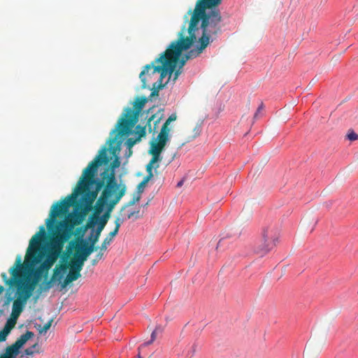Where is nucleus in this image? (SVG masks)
Segmentation results:
<instances>
[{"instance_id": "dca6fc26", "label": "nucleus", "mask_w": 358, "mask_h": 358, "mask_svg": "<svg viewBox=\"0 0 358 358\" xmlns=\"http://www.w3.org/2000/svg\"><path fill=\"white\" fill-rule=\"evenodd\" d=\"M34 336V334L32 331H27L24 334L20 336V338L17 339V341L11 345L15 350L19 351V349L22 348L27 341L31 338Z\"/></svg>"}, {"instance_id": "7c9ffc66", "label": "nucleus", "mask_w": 358, "mask_h": 358, "mask_svg": "<svg viewBox=\"0 0 358 358\" xmlns=\"http://www.w3.org/2000/svg\"><path fill=\"white\" fill-rule=\"evenodd\" d=\"M12 329L8 326H5L3 331H0V341H4L6 338L7 335Z\"/></svg>"}, {"instance_id": "4c0bfd02", "label": "nucleus", "mask_w": 358, "mask_h": 358, "mask_svg": "<svg viewBox=\"0 0 358 358\" xmlns=\"http://www.w3.org/2000/svg\"><path fill=\"white\" fill-rule=\"evenodd\" d=\"M188 59H186V55H184L183 56H182L181 59H178V62L180 63V69H182V67L184 66V65L185 64V63L187 62Z\"/></svg>"}, {"instance_id": "de8ad7c7", "label": "nucleus", "mask_w": 358, "mask_h": 358, "mask_svg": "<svg viewBox=\"0 0 358 358\" xmlns=\"http://www.w3.org/2000/svg\"><path fill=\"white\" fill-rule=\"evenodd\" d=\"M4 288L2 285H0V294L3 291ZM1 313V310H0V314Z\"/></svg>"}, {"instance_id": "7ed1b4c3", "label": "nucleus", "mask_w": 358, "mask_h": 358, "mask_svg": "<svg viewBox=\"0 0 358 358\" xmlns=\"http://www.w3.org/2000/svg\"><path fill=\"white\" fill-rule=\"evenodd\" d=\"M73 201L66 198L52 205L49 218L45 221L47 228L52 235L50 245L53 247L61 246L62 251L64 244L70 238L71 231L75 226L80 224L84 220L85 215L81 213L69 215L62 221H57V217H62L67 214L69 208L73 205Z\"/></svg>"}, {"instance_id": "39448f33", "label": "nucleus", "mask_w": 358, "mask_h": 358, "mask_svg": "<svg viewBox=\"0 0 358 358\" xmlns=\"http://www.w3.org/2000/svg\"><path fill=\"white\" fill-rule=\"evenodd\" d=\"M191 44L189 40L178 46V43L170 44L167 49L153 61L150 64H147L143 70L141 72L139 78L142 83V87L145 88L147 86L146 78L144 77L145 73L149 74V71H152V74L159 73L157 81L153 83V87L158 90L162 89L166 83L163 84L162 81L164 78L169 76V80L173 75L178 62L179 57L184 50H186Z\"/></svg>"}, {"instance_id": "4468645a", "label": "nucleus", "mask_w": 358, "mask_h": 358, "mask_svg": "<svg viewBox=\"0 0 358 358\" xmlns=\"http://www.w3.org/2000/svg\"><path fill=\"white\" fill-rule=\"evenodd\" d=\"M26 302L22 301V299L17 297V299L13 301V310L10 315V318L8 320L6 323V326L13 329L17 322L18 317L20 313L22 312L23 307L25 305Z\"/></svg>"}, {"instance_id": "58836bf2", "label": "nucleus", "mask_w": 358, "mask_h": 358, "mask_svg": "<svg viewBox=\"0 0 358 358\" xmlns=\"http://www.w3.org/2000/svg\"><path fill=\"white\" fill-rule=\"evenodd\" d=\"M201 131V125H199V124L196 125L195 127V128L194 129V134L193 137L195 138L196 136H198L200 134Z\"/></svg>"}, {"instance_id": "0eeeda50", "label": "nucleus", "mask_w": 358, "mask_h": 358, "mask_svg": "<svg viewBox=\"0 0 358 358\" xmlns=\"http://www.w3.org/2000/svg\"><path fill=\"white\" fill-rule=\"evenodd\" d=\"M101 176L103 187L94 208V213L96 215H99L106 206L115 207L125 195L127 189L124 183L117 182L113 170L109 172L107 169L102 173Z\"/></svg>"}, {"instance_id": "423d86ee", "label": "nucleus", "mask_w": 358, "mask_h": 358, "mask_svg": "<svg viewBox=\"0 0 358 358\" xmlns=\"http://www.w3.org/2000/svg\"><path fill=\"white\" fill-rule=\"evenodd\" d=\"M147 102L145 97H138L134 103V109L127 108L125 112L118 120L115 128L111 131L110 137L108 141L113 155L120 150L122 138L128 135L132 127L138 121V115L144 105Z\"/></svg>"}, {"instance_id": "2f4dec72", "label": "nucleus", "mask_w": 358, "mask_h": 358, "mask_svg": "<svg viewBox=\"0 0 358 358\" xmlns=\"http://www.w3.org/2000/svg\"><path fill=\"white\" fill-rule=\"evenodd\" d=\"M37 344H34L32 346L24 350V353L27 356H30L34 354L36 352L35 348L37 347Z\"/></svg>"}, {"instance_id": "9d476101", "label": "nucleus", "mask_w": 358, "mask_h": 358, "mask_svg": "<svg viewBox=\"0 0 358 358\" xmlns=\"http://www.w3.org/2000/svg\"><path fill=\"white\" fill-rule=\"evenodd\" d=\"M23 268L24 264H22V257L20 255H17L14 266L10 269L11 278L8 279L6 273H1V277L6 284L9 285L10 286H13L15 284L20 285Z\"/></svg>"}, {"instance_id": "f03ea898", "label": "nucleus", "mask_w": 358, "mask_h": 358, "mask_svg": "<svg viewBox=\"0 0 358 358\" xmlns=\"http://www.w3.org/2000/svg\"><path fill=\"white\" fill-rule=\"evenodd\" d=\"M46 238L45 229L44 226H41L39 231L31 238L25 255L24 264L27 266L40 264L36 268L33 270L30 278L38 283L43 277L45 279L48 278L49 270L62 253L61 246L55 248L56 247L50 244L46 248L43 244Z\"/></svg>"}, {"instance_id": "79ce46f5", "label": "nucleus", "mask_w": 358, "mask_h": 358, "mask_svg": "<svg viewBox=\"0 0 358 358\" xmlns=\"http://www.w3.org/2000/svg\"><path fill=\"white\" fill-rule=\"evenodd\" d=\"M139 210H136V211H132L130 213L128 214L127 215V218L128 219H130L131 217H132L133 216L136 215V217H138V215L139 214Z\"/></svg>"}, {"instance_id": "cd10ccee", "label": "nucleus", "mask_w": 358, "mask_h": 358, "mask_svg": "<svg viewBox=\"0 0 358 358\" xmlns=\"http://www.w3.org/2000/svg\"><path fill=\"white\" fill-rule=\"evenodd\" d=\"M140 196H134L131 201H129L127 203L124 205L120 209L119 216L121 217L122 212L124 211L126 208L134 205L136 202H138L140 200Z\"/></svg>"}, {"instance_id": "ea45409f", "label": "nucleus", "mask_w": 358, "mask_h": 358, "mask_svg": "<svg viewBox=\"0 0 358 358\" xmlns=\"http://www.w3.org/2000/svg\"><path fill=\"white\" fill-rule=\"evenodd\" d=\"M264 109V104L263 103H261V104L259 106L256 113L254 115V119H257L258 117V115L260 112H262Z\"/></svg>"}, {"instance_id": "09e8293b", "label": "nucleus", "mask_w": 358, "mask_h": 358, "mask_svg": "<svg viewBox=\"0 0 358 358\" xmlns=\"http://www.w3.org/2000/svg\"><path fill=\"white\" fill-rule=\"evenodd\" d=\"M0 358H2V357H0Z\"/></svg>"}, {"instance_id": "b1692460", "label": "nucleus", "mask_w": 358, "mask_h": 358, "mask_svg": "<svg viewBox=\"0 0 358 358\" xmlns=\"http://www.w3.org/2000/svg\"><path fill=\"white\" fill-rule=\"evenodd\" d=\"M19 353V351L15 350L12 345L8 346L6 350V353L1 357L2 358H15L16 355Z\"/></svg>"}, {"instance_id": "72a5a7b5", "label": "nucleus", "mask_w": 358, "mask_h": 358, "mask_svg": "<svg viewBox=\"0 0 358 358\" xmlns=\"http://www.w3.org/2000/svg\"><path fill=\"white\" fill-rule=\"evenodd\" d=\"M103 251H99V253L96 255V258L92 261V265L95 266L98 262L103 257Z\"/></svg>"}, {"instance_id": "4be33fe9", "label": "nucleus", "mask_w": 358, "mask_h": 358, "mask_svg": "<svg viewBox=\"0 0 358 358\" xmlns=\"http://www.w3.org/2000/svg\"><path fill=\"white\" fill-rule=\"evenodd\" d=\"M104 227H105V226H103V224L98 222V227L96 228V232L94 234H92L89 236V238H88L89 241L96 243L98 241L100 234H101L102 230L104 229Z\"/></svg>"}, {"instance_id": "a19ab883", "label": "nucleus", "mask_w": 358, "mask_h": 358, "mask_svg": "<svg viewBox=\"0 0 358 358\" xmlns=\"http://www.w3.org/2000/svg\"><path fill=\"white\" fill-rule=\"evenodd\" d=\"M120 165V162L119 160V158L118 157H116L113 162H112V168L113 169H115V168H117L119 167Z\"/></svg>"}, {"instance_id": "f257e3e1", "label": "nucleus", "mask_w": 358, "mask_h": 358, "mask_svg": "<svg viewBox=\"0 0 358 358\" xmlns=\"http://www.w3.org/2000/svg\"><path fill=\"white\" fill-rule=\"evenodd\" d=\"M222 3V0H198L194 10H189L187 14L191 15L187 29L185 24L178 34V39L171 44L178 43V46L189 40L190 45L187 50L199 38V46L187 52L186 59L198 57L206 47L217 38L222 32L220 23L222 20L220 11L217 7Z\"/></svg>"}, {"instance_id": "c9c22d12", "label": "nucleus", "mask_w": 358, "mask_h": 358, "mask_svg": "<svg viewBox=\"0 0 358 358\" xmlns=\"http://www.w3.org/2000/svg\"><path fill=\"white\" fill-rule=\"evenodd\" d=\"M73 281L71 280V278L68 275H66V278L62 283V285H61L62 289L65 288L68 285H69Z\"/></svg>"}, {"instance_id": "bb28decb", "label": "nucleus", "mask_w": 358, "mask_h": 358, "mask_svg": "<svg viewBox=\"0 0 358 358\" xmlns=\"http://www.w3.org/2000/svg\"><path fill=\"white\" fill-rule=\"evenodd\" d=\"M53 320L51 319L47 323H45L43 326L39 324L37 326V329L40 334L45 333L51 327L52 322Z\"/></svg>"}, {"instance_id": "37998d69", "label": "nucleus", "mask_w": 358, "mask_h": 358, "mask_svg": "<svg viewBox=\"0 0 358 358\" xmlns=\"http://www.w3.org/2000/svg\"><path fill=\"white\" fill-rule=\"evenodd\" d=\"M152 89H153V91L152 92L151 95L152 96L157 95L159 90L157 88H154L153 87H152Z\"/></svg>"}, {"instance_id": "9b49d317", "label": "nucleus", "mask_w": 358, "mask_h": 358, "mask_svg": "<svg viewBox=\"0 0 358 358\" xmlns=\"http://www.w3.org/2000/svg\"><path fill=\"white\" fill-rule=\"evenodd\" d=\"M162 117V115L160 113L152 115L151 117H149L146 126L142 127L141 125H137L136 127V134H138L137 140L140 141L142 137L145 136L146 127H148L150 133L154 132L156 130L157 124L160 122Z\"/></svg>"}, {"instance_id": "1a4fd4ad", "label": "nucleus", "mask_w": 358, "mask_h": 358, "mask_svg": "<svg viewBox=\"0 0 358 358\" xmlns=\"http://www.w3.org/2000/svg\"><path fill=\"white\" fill-rule=\"evenodd\" d=\"M169 134H166L165 127L162 128L161 131L157 136L156 140L152 141L150 143V148L148 151L149 154L152 155V158L150 160L149 164L150 166H155V169L159 168V163L162 161V157L161 156V153L164 149L166 143L169 141Z\"/></svg>"}, {"instance_id": "6ab92c4d", "label": "nucleus", "mask_w": 358, "mask_h": 358, "mask_svg": "<svg viewBox=\"0 0 358 358\" xmlns=\"http://www.w3.org/2000/svg\"><path fill=\"white\" fill-rule=\"evenodd\" d=\"M155 169V166H150L149 164L146 165V171L148 173L147 176L143 178V180L138 184V189L141 191V189L145 186V185L153 178L152 169Z\"/></svg>"}, {"instance_id": "473e14b6", "label": "nucleus", "mask_w": 358, "mask_h": 358, "mask_svg": "<svg viewBox=\"0 0 358 358\" xmlns=\"http://www.w3.org/2000/svg\"><path fill=\"white\" fill-rule=\"evenodd\" d=\"M139 140H137V138L136 139L133 138H129L125 144L127 145V147L130 149L131 147H133L137 141Z\"/></svg>"}, {"instance_id": "c85d7f7f", "label": "nucleus", "mask_w": 358, "mask_h": 358, "mask_svg": "<svg viewBox=\"0 0 358 358\" xmlns=\"http://www.w3.org/2000/svg\"><path fill=\"white\" fill-rule=\"evenodd\" d=\"M67 275L71 278L72 281L78 280L81 276L80 271L75 270L73 268H71Z\"/></svg>"}, {"instance_id": "c03bdc74", "label": "nucleus", "mask_w": 358, "mask_h": 358, "mask_svg": "<svg viewBox=\"0 0 358 358\" xmlns=\"http://www.w3.org/2000/svg\"><path fill=\"white\" fill-rule=\"evenodd\" d=\"M149 74L150 75H148V73H145L144 77L147 79L146 76L148 77V78H150L152 76L154 75V74L152 73V71H149Z\"/></svg>"}, {"instance_id": "393cba45", "label": "nucleus", "mask_w": 358, "mask_h": 358, "mask_svg": "<svg viewBox=\"0 0 358 358\" xmlns=\"http://www.w3.org/2000/svg\"><path fill=\"white\" fill-rule=\"evenodd\" d=\"M53 280H47V278H45L44 282L41 285H40L39 288L37 290V292L40 294L43 291H47L52 287V282Z\"/></svg>"}, {"instance_id": "f704fd0d", "label": "nucleus", "mask_w": 358, "mask_h": 358, "mask_svg": "<svg viewBox=\"0 0 358 358\" xmlns=\"http://www.w3.org/2000/svg\"><path fill=\"white\" fill-rule=\"evenodd\" d=\"M347 137L350 141H353L358 139V134L351 131L348 134Z\"/></svg>"}, {"instance_id": "6e6552de", "label": "nucleus", "mask_w": 358, "mask_h": 358, "mask_svg": "<svg viewBox=\"0 0 358 358\" xmlns=\"http://www.w3.org/2000/svg\"><path fill=\"white\" fill-rule=\"evenodd\" d=\"M279 234L275 227L268 226L263 229L262 239L257 244L255 251L260 256H263L273 250L278 241Z\"/></svg>"}, {"instance_id": "a878e982", "label": "nucleus", "mask_w": 358, "mask_h": 358, "mask_svg": "<svg viewBox=\"0 0 358 358\" xmlns=\"http://www.w3.org/2000/svg\"><path fill=\"white\" fill-rule=\"evenodd\" d=\"M158 330H160L159 327H156L155 329L151 334V339L149 341L145 342L143 344H142L140 346V350H143L145 347H147L148 345H150L151 343H152L154 342V341L156 339L157 332Z\"/></svg>"}, {"instance_id": "f8f14e48", "label": "nucleus", "mask_w": 358, "mask_h": 358, "mask_svg": "<svg viewBox=\"0 0 358 358\" xmlns=\"http://www.w3.org/2000/svg\"><path fill=\"white\" fill-rule=\"evenodd\" d=\"M38 282L33 279L29 278L26 283H23L22 286L18 287L17 298L26 302L31 297L32 292L35 289Z\"/></svg>"}, {"instance_id": "5701e85b", "label": "nucleus", "mask_w": 358, "mask_h": 358, "mask_svg": "<svg viewBox=\"0 0 358 358\" xmlns=\"http://www.w3.org/2000/svg\"><path fill=\"white\" fill-rule=\"evenodd\" d=\"M197 345L196 344H192L191 345L187 346L182 352V355L185 358H192L196 350Z\"/></svg>"}, {"instance_id": "c756f323", "label": "nucleus", "mask_w": 358, "mask_h": 358, "mask_svg": "<svg viewBox=\"0 0 358 358\" xmlns=\"http://www.w3.org/2000/svg\"><path fill=\"white\" fill-rule=\"evenodd\" d=\"M176 120V115L173 114L171 115H170L169 117V118L166 120V122L164 124V125L162 126V128H164L165 127V131H166V134H169V129L168 127V125L169 124V123L172 121H174Z\"/></svg>"}, {"instance_id": "49530a36", "label": "nucleus", "mask_w": 358, "mask_h": 358, "mask_svg": "<svg viewBox=\"0 0 358 358\" xmlns=\"http://www.w3.org/2000/svg\"><path fill=\"white\" fill-rule=\"evenodd\" d=\"M182 185H183V180H180V181H179V182H178V184H177V187H181Z\"/></svg>"}, {"instance_id": "2eb2a0df", "label": "nucleus", "mask_w": 358, "mask_h": 358, "mask_svg": "<svg viewBox=\"0 0 358 358\" xmlns=\"http://www.w3.org/2000/svg\"><path fill=\"white\" fill-rule=\"evenodd\" d=\"M124 219L120 216L116 217L115 220V227L113 231H110L105 238L101 245L100 246L101 251H105L108 245L110 244L114 237L117 234L121 224L124 222Z\"/></svg>"}, {"instance_id": "ddd939ff", "label": "nucleus", "mask_w": 358, "mask_h": 358, "mask_svg": "<svg viewBox=\"0 0 358 358\" xmlns=\"http://www.w3.org/2000/svg\"><path fill=\"white\" fill-rule=\"evenodd\" d=\"M93 242H87L81 240L80 243H78L76 246V250L78 254V256L80 257L83 261H86L88 256L91 255L96 248L94 247Z\"/></svg>"}, {"instance_id": "412c9836", "label": "nucleus", "mask_w": 358, "mask_h": 358, "mask_svg": "<svg viewBox=\"0 0 358 358\" xmlns=\"http://www.w3.org/2000/svg\"><path fill=\"white\" fill-rule=\"evenodd\" d=\"M114 206H104V209H106V211L104 214L103 215L102 217L99 220V223L103 224V226H106L110 216V213L114 209Z\"/></svg>"}, {"instance_id": "a18cd8bd", "label": "nucleus", "mask_w": 358, "mask_h": 358, "mask_svg": "<svg viewBox=\"0 0 358 358\" xmlns=\"http://www.w3.org/2000/svg\"><path fill=\"white\" fill-rule=\"evenodd\" d=\"M143 350H140V347L138 348V358H143L142 356H141V352Z\"/></svg>"}, {"instance_id": "f3484780", "label": "nucleus", "mask_w": 358, "mask_h": 358, "mask_svg": "<svg viewBox=\"0 0 358 358\" xmlns=\"http://www.w3.org/2000/svg\"><path fill=\"white\" fill-rule=\"evenodd\" d=\"M99 217L97 216L92 217L85 227H80L76 229V234L83 236L88 229L94 227L97 223Z\"/></svg>"}, {"instance_id": "20e7f679", "label": "nucleus", "mask_w": 358, "mask_h": 358, "mask_svg": "<svg viewBox=\"0 0 358 358\" xmlns=\"http://www.w3.org/2000/svg\"><path fill=\"white\" fill-rule=\"evenodd\" d=\"M108 149L103 147L99 152V155L88 164L83 170V174L74 189L72 194L67 198L75 201L80 194H83V200L92 204L96 199L99 192L103 187V180L95 178L97 169L102 164H107L110 158L107 155Z\"/></svg>"}, {"instance_id": "aec40b11", "label": "nucleus", "mask_w": 358, "mask_h": 358, "mask_svg": "<svg viewBox=\"0 0 358 358\" xmlns=\"http://www.w3.org/2000/svg\"><path fill=\"white\" fill-rule=\"evenodd\" d=\"M84 262L85 261H83V259L77 255L71 261V264L68 265L71 266V268L81 271Z\"/></svg>"}, {"instance_id": "e433bc0d", "label": "nucleus", "mask_w": 358, "mask_h": 358, "mask_svg": "<svg viewBox=\"0 0 358 358\" xmlns=\"http://www.w3.org/2000/svg\"><path fill=\"white\" fill-rule=\"evenodd\" d=\"M182 73V69H180V66L178 67V69H175V71L173 73V81L176 80L179 76V75Z\"/></svg>"}, {"instance_id": "a211bd4d", "label": "nucleus", "mask_w": 358, "mask_h": 358, "mask_svg": "<svg viewBox=\"0 0 358 358\" xmlns=\"http://www.w3.org/2000/svg\"><path fill=\"white\" fill-rule=\"evenodd\" d=\"M69 268L68 264H60L59 266H57L54 269L53 275L52 277V280L53 281H60L63 278V274L61 273L62 271H66Z\"/></svg>"}]
</instances>
